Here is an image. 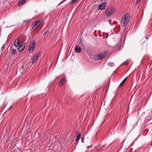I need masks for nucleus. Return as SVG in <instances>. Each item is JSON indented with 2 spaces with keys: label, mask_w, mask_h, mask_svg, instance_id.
<instances>
[{
  "label": "nucleus",
  "mask_w": 152,
  "mask_h": 152,
  "mask_svg": "<svg viewBox=\"0 0 152 152\" xmlns=\"http://www.w3.org/2000/svg\"><path fill=\"white\" fill-rule=\"evenodd\" d=\"M111 64H113H113H112V63H108V64L109 65H110Z\"/></svg>",
  "instance_id": "nucleus-25"
},
{
  "label": "nucleus",
  "mask_w": 152,
  "mask_h": 152,
  "mask_svg": "<svg viewBox=\"0 0 152 152\" xmlns=\"http://www.w3.org/2000/svg\"><path fill=\"white\" fill-rule=\"evenodd\" d=\"M13 106L12 105L11 106L10 108H9V110H11V109H12L13 107Z\"/></svg>",
  "instance_id": "nucleus-21"
},
{
  "label": "nucleus",
  "mask_w": 152,
  "mask_h": 152,
  "mask_svg": "<svg viewBox=\"0 0 152 152\" xmlns=\"http://www.w3.org/2000/svg\"><path fill=\"white\" fill-rule=\"evenodd\" d=\"M40 22V21L39 20H37L34 22L33 23L31 26V28L32 29L34 28H36L37 27V26L38 25V24Z\"/></svg>",
  "instance_id": "nucleus-6"
},
{
  "label": "nucleus",
  "mask_w": 152,
  "mask_h": 152,
  "mask_svg": "<svg viewBox=\"0 0 152 152\" xmlns=\"http://www.w3.org/2000/svg\"><path fill=\"white\" fill-rule=\"evenodd\" d=\"M114 11L115 8L114 7H110L106 9L104 14H105L106 16L109 17L112 15Z\"/></svg>",
  "instance_id": "nucleus-2"
},
{
  "label": "nucleus",
  "mask_w": 152,
  "mask_h": 152,
  "mask_svg": "<svg viewBox=\"0 0 152 152\" xmlns=\"http://www.w3.org/2000/svg\"><path fill=\"white\" fill-rule=\"evenodd\" d=\"M4 48V45L1 48L2 49V50H3V49Z\"/></svg>",
  "instance_id": "nucleus-22"
},
{
  "label": "nucleus",
  "mask_w": 152,
  "mask_h": 152,
  "mask_svg": "<svg viewBox=\"0 0 152 152\" xmlns=\"http://www.w3.org/2000/svg\"><path fill=\"white\" fill-rule=\"evenodd\" d=\"M84 135L83 137V138H82L81 139V142H84V141H83V139H84Z\"/></svg>",
  "instance_id": "nucleus-20"
},
{
  "label": "nucleus",
  "mask_w": 152,
  "mask_h": 152,
  "mask_svg": "<svg viewBox=\"0 0 152 152\" xmlns=\"http://www.w3.org/2000/svg\"><path fill=\"white\" fill-rule=\"evenodd\" d=\"M111 20H110L109 19L108 20V21L110 25H111Z\"/></svg>",
  "instance_id": "nucleus-26"
},
{
  "label": "nucleus",
  "mask_w": 152,
  "mask_h": 152,
  "mask_svg": "<svg viewBox=\"0 0 152 152\" xmlns=\"http://www.w3.org/2000/svg\"><path fill=\"white\" fill-rule=\"evenodd\" d=\"M49 31H46L44 34H43V35H45L47 33H49Z\"/></svg>",
  "instance_id": "nucleus-19"
},
{
  "label": "nucleus",
  "mask_w": 152,
  "mask_h": 152,
  "mask_svg": "<svg viewBox=\"0 0 152 152\" xmlns=\"http://www.w3.org/2000/svg\"><path fill=\"white\" fill-rule=\"evenodd\" d=\"M129 63V61H126L124 62V64L127 65L128 64V63Z\"/></svg>",
  "instance_id": "nucleus-17"
},
{
  "label": "nucleus",
  "mask_w": 152,
  "mask_h": 152,
  "mask_svg": "<svg viewBox=\"0 0 152 152\" xmlns=\"http://www.w3.org/2000/svg\"><path fill=\"white\" fill-rule=\"evenodd\" d=\"M127 78V77H126L125 79H124V80L122 81L121 82V84H120V85L119 86V87H121L124 84V83L125 82L126 79Z\"/></svg>",
  "instance_id": "nucleus-14"
},
{
  "label": "nucleus",
  "mask_w": 152,
  "mask_h": 152,
  "mask_svg": "<svg viewBox=\"0 0 152 152\" xmlns=\"http://www.w3.org/2000/svg\"><path fill=\"white\" fill-rule=\"evenodd\" d=\"M129 15L126 14L124 15L122 17L120 22L121 24L123 26H125L128 23L129 20Z\"/></svg>",
  "instance_id": "nucleus-1"
},
{
  "label": "nucleus",
  "mask_w": 152,
  "mask_h": 152,
  "mask_svg": "<svg viewBox=\"0 0 152 152\" xmlns=\"http://www.w3.org/2000/svg\"><path fill=\"white\" fill-rule=\"evenodd\" d=\"M36 47V44L34 41L30 42L29 45L28 50L29 52H32L34 50Z\"/></svg>",
  "instance_id": "nucleus-4"
},
{
  "label": "nucleus",
  "mask_w": 152,
  "mask_h": 152,
  "mask_svg": "<svg viewBox=\"0 0 152 152\" xmlns=\"http://www.w3.org/2000/svg\"><path fill=\"white\" fill-rule=\"evenodd\" d=\"M77 0H72V1H71V3L72 4H73L74 3H75L76 1H77Z\"/></svg>",
  "instance_id": "nucleus-18"
},
{
  "label": "nucleus",
  "mask_w": 152,
  "mask_h": 152,
  "mask_svg": "<svg viewBox=\"0 0 152 152\" xmlns=\"http://www.w3.org/2000/svg\"><path fill=\"white\" fill-rule=\"evenodd\" d=\"M80 135H81V134L80 132L78 133L77 134V136H76V142H78V141L79 140V139H80Z\"/></svg>",
  "instance_id": "nucleus-13"
},
{
  "label": "nucleus",
  "mask_w": 152,
  "mask_h": 152,
  "mask_svg": "<svg viewBox=\"0 0 152 152\" xmlns=\"http://www.w3.org/2000/svg\"><path fill=\"white\" fill-rule=\"evenodd\" d=\"M25 44H22L20 46H19L18 50L19 52H21L25 48Z\"/></svg>",
  "instance_id": "nucleus-8"
},
{
  "label": "nucleus",
  "mask_w": 152,
  "mask_h": 152,
  "mask_svg": "<svg viewBox=\"0 0 152 152\" xmlns=\"http://www.w3.org/2000/svg\"><path fill=\"white\" fill-rule=\"evenodd\" d=\"M41 51L39 50L36 54L34 55L33 56V58L32 59L31 63L32 64H35L39 58L40 56Z\"/></svg>",
  "instance_id": "nucleus-3"
},
{
  "label": "nucleus",
  "mask_w": 152,
  "mask_h": 152,
  "mask_svg": "<svg viewBox=\"0 0 152 152\" xmlns=\"http://www.w3.org/2000/svg\"><path fill=\"white\" fill-rule=\"evenodd\" d=\"M86 51L87 53L88 54V55L89 56H90L91 53V50L90 49H87L86 50Z\"/></svg>",
  "instance_id": "nucleus-16"
},
{
  "label": "nucleus",
  "mask_w": 152,
  "mask_h": 152,
  "mask_svg": "<svg viewBox=\"0 0 152 152\" xmlns=\"http://www.w3.org/2000/svg\"><path fill=\"white\" fill-rule=\"evenodd\" d=\"M17 53V51L15 49H13L11 52V53L13 55H15Z\"/></svg>",
  "instance_id": "nucleus-15"
},
{
  "label": "nucleus",
  "mask_w": 152,
  "mask_h": 152,
  "mask_svg": "<svg viewBox=\"0 0 152 152\" xmlns=\"http://www.w3.org/2000/svg\"><path fill=\"white\" fill-rule=\"evenodd\" d=\"M14 44L15 47H18L20 45L18 39H16L14 41Z\"/></svg>",
  "instance_id": "nucleus-9"
},
{
  "label": "nucleus",
  "mask_w": 152,
  "mask_h": 152,
  "mask_svg": "<svg viewBox=\"0 0 152 152\" xmlns=\"http://www.w3.org/2000/svg\"><path fill=\"white\" fill-rule=\"evenodd\" d=\"M75 49V52L77 53H79L81 52V48L78 46H76Z\"/></svg>",
  "instance_id": "nucleus-11"
},
{
  "label": "nucleus",
  "mask_w": 152,
  "mask_h": 152,
  "mask_svg": "<svg viewBox=\"0 0 152 152\" xmlns=\"http://www.w3.org/2000/svg\"><path fill=\"white\" fill-rule=\"evenodd\" d=\"M107 53L105 52H103L97 55L96 56L97 57L98 59L100 60L105 58L107 55Z\"/></svg>",
  "instance_id": "nucleus-5"
},
{
  "label": "nucleus",
  "mask_w": 152,
  "mask_h": 152,
  "mask_svg": "<svg viewBox=\"0 0 152 152\" xmlns=\"http://www.w3.org/2000/svg\"><path fill=\"white\" fill-rule=\"evenodd\" d=\"M28 20H24L23 21V23H26V22L28 21Z\"/></svg>",
  "instance_id": "nucleus-23"
},
{
  "label": "nucleus",
  "mask_w": 152,
  "mask_h": 152,
  "mask_svg": "<svg viewBox=\"0 0 152 152\" xmlns=\"http://www.w3.org/2000/svg\"><path fill=\"white\" fill-rule=\"evenodd\" d=\"M26 2V0H21L19 1V3L18 4V6H20L23 4H24Z\"/></svg>",
  "instance_id": "nucleus-12"
},
{
  "label": "nucleus",
  "mask_w": 152,
  "mask_h": 152,
  "mask_svg": "<svg viewBox=\"0 0 152 152\" xmlns=\"http://www.w3.org/2000/svg\"><path fill=\"white\" fill-rule=\"evenodd\" d=\"M141 0H137V2L139 3L140 2V1Z\"/></svg>",
  "instance_id": "nucleus-24"
},
{
  "label": "nucleus",
  "mask_w": 152,
  "mask_h": 152,
  "mask_svg": "<svg viewBox=\"0 0 152 152\" xmlns=\"http://www.w3.org/2000/svg\"><path fill=\"white\" fill-rule=\"evenodd\" d=\"M106 5L107 4L106 2H104L99 6L98 8L99 10H102L104 9Z\"/></svg>",
  "instance_id": "nucleus-7"
},
{
  "label": "nucleus",
  "mask_w": 152,
  "mask_h": 152,
  "mask_svg": "<svg viewBox=\"0 0 152 152\" xmlns=\"http://www.w3.org/2000/svg\"><path fill=\"white\" fill-rule=\"evenodd\" d=\"M65 82V80L64 78H62L58 82L59 85L61 86H62L64 84Z\"/></svg>",
  "instance_id": "nucleus-10"
}]
</instances>
